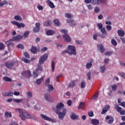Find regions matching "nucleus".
<instances>
[{
    "instance_id": "nucleus-1",
    "label": "nucleus",
    "mask_w": 125,
    "mask_h": 125,
    "mask_svg": "<svg viewBox=\"0 0 125 125\" xmlns=\"http://www.w3.org/2000/svg\"><path fill=\"white\" fill-rule=\"evenodd\" d=\"M64 104L62 102L57 104L56 108L54 106L52 107L53 110L55 111L56 114L58 115L60 120H63L67 114V109L64 108Z\"/></svg>"
},
{
    "instance_id": "nucleus-2",
    "label": "nucleus",
    "mask_w": 125,
    "mask_h": 125,
    "mask_svg": "<svg viewBox=\"0 0 125 125\" xmlns=\"http://www.w3.org/2000/svg\"><path fill=\"white\" fill-rule=\"evenodd\" d=\"M48 57V56L47 54H45L41 57V58L39 59V63L37 65L38 67L36 69V72H38V71H40V72H42L43 69H42V64H43V63H44V62L46 61Z\"/></svg>"
},
{
    "instance_id": "nucleus-3",
    "label": "nucleus",
    "mask_w": 125,
    "mask_h": 125,
    "mask_svg": "<svg viewBox=\"0 0 125 125\" xmlns=\"http://www.w3.org/2000/svg\"><path fill=\"white\" fill-rule=\"evenodd\" d=\"M17 110L19 112L20 117L22 121H25L26 119H31V115L26 112H23L22 109L18 108Z\"/></svg>"
},
{
    "instance_id": "nucleus-4",
    "label": "nucleus",
    "mask_w": 125,
    "mask_h": 125,
    "mask_svg": "<svg viewBox=\"0 0 125 125\" xmlns=\"http://www.w3.org/2000/svg\"><path fill=\"white\" fill-rule=\"evenodd\" d=\"M61 32L62 34H64V35L62 36L64 40H65L68 42H71V37L69 35L67 34L68 31L66 30L62 29L61 30Z\"/></svg>"
},
{
    "instance_id": "nucleus-5",
    "label": "nucleus",
    "mask_w": 125,
    "mask_h": 125,
    "mask_svg": "<svg viewBox=\"0 0 125 125\" xmlns=\"http://www.w3.org/2000/svg\"><path fill=\"white\" fill-rule=\"evenodd\" d=\"M68 54L69 55H76L77 52H76V47L73 45H69L68 46Z\"/></svg>"
},
{
    "instance_id": "nucleus-6",
    "label": "nucleus",
    "mask_w": 125,
    "mask_h": 125,
    "mask_svg": "<svg viewBox=\"0 0 125 125\" xmlns=\"http://www.w3.org/2000/svg\"><path fill=\"white\" fill-rule=\"evenodd\" d=\"M16 63L17 64V62H6L5 65L6 68L10 69L13 68V66H14Z\"/></svg>"
},
{
    "instance_id": "nucleus-7",
    "label": "nucleus",
    "mask_w": 125,
    "mask_h": 125,
    "mask_svg": "<svg viewBox=\"0 0 125 125\" xmlns=\"http://www.w3.org/2000/svg\"><path fill=\"white\" fill-rule=\"evenodd\" d=\"M21 76L23 77V78H31V77H32V74H31L30 71L26 70L22 72Z\"/></svg>"
},
{
    "instance_id": "nucleus-8",
    "label": "nucleus",
    "mask_w": 125,
    "mask_h": 125,
    "mask_svg": "<svg viewBox=\"0 0 125 125\" xmlns=\"http://www.w3.org/2000/svg\"><path fill=\"white\" fill-rule=\"evenodd\" d=\"M22 39H23V36L17 35L16 36L12 37L11 39L9 40V41L18 42V41H20V40H22Z\"/></svg>"
},
{
    "instance_id": "nucleus-9",
    "label": "nucleus",
    "mask_w": 125,
    "mask_h": 125,
    "mask_svg": "<svg viewBox=\"0 0 125 125\" xmlns=\"http://www.w3.org/2000/svg\"><path fill=\"white\" fill-rule=\"evenodd\" d=\"M66 22L67 23H68L70 26H71L72 27H74V26H76V25H77V23L73 19H69L66 20Z\"/></svg>"
},
{
    "instance_id": "nucleus-10",
    "label": "nucleus",
    "mask_w": 125,
    "mask_h": 125,
    "mask_svg": "<svg viewBox=\"0 0 125 125\" xmlns=\"http://www.w3.org/2000/svg\"><path fill=\"white\" fill-rule=\"evenodd\" d=\"M41 23L40 22H36L35 24V27L33 29L34 33H38L40 32V26Z\"/></svg>"
},
{
    "instance_id": "nucleus-11",
    "label": "nucleus",
    "mask_w": 125,
    "mask_h": 125,
    "mask_svg": "<svg viewBox=\"0 0 125 125\" xmlns=\"http://www.w3.org/2000/svg\"><path fill=\"white\" fill-rule=\"evenodd\" d=\"M44 98L46 101H48V102H53V100L50 97L49 94H45L44 95Z\"/></svg>"
},
{
    "instance_id": "nucleus-12",
    "label": "nucleus",
    "mask_w": 125,
    "mask_h": 125,
    "mask_svg": "<svg viewBox=\"0 0 125 125\" xmlns=\"http://www.w3.org/2000/svg\"><path fill=\"white\" fill-rule=\"evenodd\" d=\"M97 49L98 50H100L101 51V53H104V52H105V48H104V47L102 44H98Z\"/></svg>"
},
{
    "instance_id": "nucleus-13",
    "label": "nucleus",
    "mask_w": 125,
    "mask_h": 125,
    "mask_svg": "<svg viewBox=\"0 0 125 125\" xmlns=\"http://www.w3.org/2000/svg\"><path fill=\"white\" fill-rule=\"evenodd\" d=\"M2 96H4V97H6V96H13V92L11 91L4 92L2 93Z\"/></svg>"
},
{
    "instance_id": "nucleus-14",
    "label": "nucleus",
    "mask_w": 125,
    "mask_h": 125,
    "mask_svg": "<svg viewBox=\"0 0 125 125\" xmlns=\"http://www.w3.org/2000/svg\"><path fill=\"white\" fill-rule=\"evenodd\" d=\"M110 109V105H106L103 108L102 111L101 112L102 115H104V114H105L109 111Z\"/></svg>"
},
{
    "instance_id": "nucleus-15",
    "label": "nucleus",
    "mask_w": 125,
    "mask_h": 125,
    "mask_svg": "<svg viewBox=\"0 0 125 125\" xmlns=\"http://www.w3.org/2000/svg\"><path fill=\"white\" fill-rule=\"evenodd\" d=\"M41 116L42 118H43V119L45 120V121H48L49 122H52V123L54 122V120L52 119L51 118L46 116L45 115L42 114Z\"/></svg>"
},
{
    "instance_id": "nucleus-16",
    "label": "nucleus",
    "mask_w": 125,
    "mask_h": 125,
    "mask_svg": "<svg viewBox=\"0 0 125 125\" xmlns=\"http://www.w3.org/2000/svg\"><path fill=\"white\" fill-rule=\"evenodd\" d=\"M105 120H109L108 121V124L109 125H112V123L114 122V117L109 116L108 115L106 116L105 117Z\"/></svg>"
},
{
    "instance_id": "nucleus-17",
    "label": "nucleus",
    "mask_w": 125,
    "mask_h": 125,
    "mask_svg": "<svg viewBox=\"0 0 125 125\" xmlns=\"http://www.w3.org/2000/svg\"><path fill=\"white\" fill-rule=\"evenodd\" d=\"M85 104L84 102H81L79 104V105L78 106V110H82L83 109H85Z\"/></svg>"
},
{
    "instance_id": "nucleus-18",
    "label": "nucleus",
    "mask_w": 125,
    "mask_h": 125,
    "mask_svg": "<svg viewBox=\"0 0 125 125\" xmlns=\"http://www.w3.org/2000/svg\"><path fill=\"white\" fill-rule=\"evenodd\" d=\"M117 33L120 37H124L125 36V31L123 29L118 30Z\"/></svg>"
},
{
    "instance_id": "nucleus-19",
    "label": "nucleus",
    "mask_w": 125,
    "mask_h": 125,
    "mask_svg": "<svg viewBox=\"0 0 125 125\" xmlns=\"http://www.w3.org/2000/svg\"><path fill=\"white\" fill-rule=\"evenodd\" d=\"M48 4L50 8H55V5L52 1H51L50 0H47Z\"/></svg>"
},
{
    "instance_id": "nucleus-20",
    "label": "nucleus",
    "mask_w": 125,
    "mask_h": 125,
    "mask_svg": "<svg viewBox=\"0 0 125 125\" xmlns=\"http://www.w3.org/2000/svg\"><path fill=\"white\" fill-rule=\"evenodd\" d=\"M54 34H55V31L53 30H48L46 31V35L47 36H53Z\"/></svg>"
},
{
    "instance_id": "nucleus-21",
    "label": "nucleus",
    "mask_w": 125,
    "mask_h": 125,
    "mask_svg": "<svg viewBox=\"0 0 125 125\" xmlns=\"http://www.w3.org/2000/svg\"><path fill=\"white\" fill-rule=\"evenodd\" d=\"M91 123L94 125H99V120L97 119H92L91 120Z\"/></svg>"
},
{
    "instance_id": "nucleus-22",
    "label": "nucleus",
    "mask_w": 125,
    "mask_h": 125,
    "mask_svg": "<svg viewBox=\"0 0 125 125\" xmlns=\"http://www.w3.org/2000/svg\"><path fill=\"white\" fill-rule=\"evenodd\" d=\"M76 85V83L75 80L72 81L69 84L68 86L69 87H74Z\"/></svg>"
},
{
    "instance_id": "nucleus-23",
    "label": "nucleus",
    "mask_w": 125,
    "mask_h": 125,
    "mask_svg": "<svg viewBox=\"0 0 125 125\" xmlns=\"http://www.w3.org/2000/svg\"><path fill=\"white\" fill-rule=\"evenodd\" d=\"M72 120H78L79 116L77 115L76 113H72L70 116Z\"/></svg>"
},
{
    "instance_id": "nucleus-24",
    "label": "nucleus",
    "mask_w": 125,
    "mask_h": 125,
    "mask_svg": "<svg viewBox=\"0 0 125 125\" xmlns=\"http://www.w3.org/2000/svg\"><path fill=\"white\" fill-rule=\"evenodd\" d=\"M4 116L5 118H11L12 117V114L11 113V112L6 111L4 113Z\"/></svg>"
},
{
    "instance_id": "nucleus-25",
    "label": "nucleus",
    "mask_w": 125,
    "mask_h": 125,
    "mask_svg": "<svg viewBox=\"0 0 125 125\" xmlns=\"http://www.w3.org/2000/svg\"><path fill=\"white\" fill-rule=\"evenodd\" d=\"M53 22L55 26H56L57 27H59V26H60V21H59V20L55 19V20H54Z\"/></svg>"
},
{
    "instance_id": "nucleus-26",
    "label": "nucleus",
    "mask_w": 125,
    "mask_h": 125,
    "mask_svg": "<svg viewBox=\"0 0 125 125\" xmlns=\"http://www.w3.org/2000/svg\"><path fill=\"white\" fill-rule=\"evenodd\" d=\"M31 52L32 53H34V54H36V53H37V51L36 50H37V47H35L34 46H32L31 49Z\"/></svg>"
},
{
    "instance_id": "nucleus-27",
    "label": "nucleus",
    "mask_w": 125,
    "mask_h": 125,
    "mask_svg": "<svg viewBox=\"0 0 125 125\" xmlns=\"http://www.w3.org/2000/svg\"><path fill=\"white\" fill-rule=\"evenodd\" d=\"M49 83H50V79L48 78L46 80L44 83L45 86H48L49 85H50Z\"/></svg>"
},
{
    "instance_id": "nucleus-28",
    "label": "nucleus",
    "mask_w": 125,
    "mask_h": 125,
    "mask_svg": "<svg viewBox=\"0 0 125 125\" xmlns=\"http://www.w3.org/2000/svg\"><path fill=\"white\" fill-rule=\"evenodd\" d=\"M105 70H106V67L105 65H103L100 67V71L101 73H104V72H105Z\"/></svg>"
},
{
    "instance_id": "nucleus-29",
    "label": "nucleus",
    "mask_w": 125,
    "mask_h": 125,
    "mask_svg": "<svg viewBox=\"0 0 125 125\" xmlns=\"http://www.w3.org/2000/svg\"><path fill=\"white\" fill-rule=\"evenodd\" d=\"M115 107L116 111L117 112H120V113H121V111H122V107H120V106H119V105L118 104L115 105Z\"/></svg>"
},
{
    "instance_id": "nucleus-30",
    "label": "nucleus",
    "mask_w": 125,
    "mask_h": 125,
    "mask_svg": "<svg viewBox=\"0 0 125 125\" xmlns=\"http://www.w3.org/2000/svg\"><path fill=\"white\" fill-rule=\"evenodd\" d=\"M8 2L7 1L4 0L2 2L0 3V7H2L3 5H5V4H8Z\"/></svg>"
},
{
    "instance_id": "nucleus-31",
    "label": "nucleus",
    "mask_w": 125,
    "mask_h": 125,
    "mask_svg": "<svg viewBox=\"0 0 125 125\" xmlns=\"http://www.w3.org/2000/svg\"><path fill=\"white\" fill-rule=\"evenodd\" d=\"M8 2L7 1L4 0L2 2L0 3V7H2L3 5H5V4H8Z\"/></svg>"
},
{
    "instance_id": "nucleus-32",
    "label": "nucleus",
    "mask_w": 125,
    "mask_h": 125,
    "mask_svg": "<svg viewBox=\"0 0 125 125\" xmlns=\"http://www.w3.org/2000/svg\"><path fill=\"white\" fill-rule=\"evenodd\" d=\"M17 26L18 28H21V27L24 28V27H25V24H24V23H23L18 22Z\"/></svg>"
},
{
    "instance_id": "nucleus-33",
    "label": "nucleus",
    "mask_w": 125,
    "mask_h": 125,
    "mask_svg": "<svg viewBox=\"0 0 125 125\" xmlns=\"http://www.w3.org/2000/svg\"><path fill=\"white\" fill-rule=\"evenodd\" d=\"M65 17L66 18H73L74 16L70 13H65Z\"/></svg>"
},
{
    "instance_id": "nucleus-34",
    "label": "nucleus",
    "mask_w": 125,
    "mask_h": 125,
    "mask_svg": "<svg viewBox=\"0 0 125 125\" xmlns=\"http://www.w3.org/2000/svg\"><path fill=\"white\" fill-rule=\"evenodd\" d=\"M15 20H17L18 21H22V18L20 16H16L14 17Z\"/></svg>"
},
{
    "instance_id": "nucleus-35",
    "label": "nucleus",
    "mask_w": 125,
    "mask_h": 125,
    "mask_svg": "<svg viewBox=\"0 0 125 125\" xmlns=\"http://www.w3.org/2000/svg\"><path fill=\"white\" fill-rule=\"evenodd\" d=\"M43 80V78H42L37 80L36 83H37V84H41L42 83V82Z\"/></svg>"
},
{
    "instance_id": "nucleus-36",
    "label": "nucleus",
    "mask_w": 125,
    "mask_h": 125,
    "mask_svg": "<svg viewBox=\"0 0 125 125\" xmlns=\"http://www.w3.org/2000/svg\"><path fill=\"white\" fill-rule=\"evenodd\" d=\"M101 32L104 34V35H107V31H106V29H105V27H103L101 29Z\"/></svg>"
},
{
    "instance_id": "nucleus-37",
    "label": "nucleus",
    "mask_w": 125,
    "mask_h": 125,
    "mask_svg": "<svg viewBox=\"0 0 125 125\" xmlns=\"http://www.w3.org/2000/svg\"><path fill=\"white\" fill-rule=\"evenodd\" d=\"M47 86L49 88L48 91H53V90H54V88L53 87V86H52V85H51V84H50Z\"/></svg>"
},
{
    "instance_id": "nucleus-38",
    "label": "nucleus",
    "mask_w": 125,
    "mask_h": 125,
    "mask_svg": "<svg viewBox=\"0 0 125 125\" xmlns=\"http://www.w3.org/2000/svg\"><path fill=\"white\" fill-rule=\"evenodd\" d=\"M3 80L4 81H5V82H12V80H11V79H10V78H8L7 77H3Z\"/></svg>"
},
{
    "instance_id": "nucleus-39",
    "label": "nucleus",
    "mask_w": 125,
    "mask_h": 125,
    "mask_svg": "<svg viewBox=\"0 0 125 125\" xmlns=\"http://www.w3.org/2000/svg\"><path fill=\"white\" fill-rule=\"evenodd\" d=\"M45 25L46 27H50L51 25L50 24V21L48 20L47 21L45 22V24H44V26Z\"/></svg>"
},
{
    "instance_id": "nucleus-40",
    "label": "nucleus",
    "mask_w": 125,
    "mask_h": 125,
    "mask_svg": "<svg viewBox=\"0 0 125 125\" xmlns=\"http://www.w3.org/2000/svg\"><path fill=\"white\" fill-rule=\"evenodd\" d=\"M91 66H92V63H91V62H87L86 64V69H90Z\"/></svg>"
},
{
    "instance_id": "nucleus-41",
    "label": "nucleus",
    "mask_w": 125,
    "mask_h": 125,
    "mask_svg": "<svg viewBox=\"0 0 125 125\" xmlns=\"http://www.w3.org/2000/svg\"><path fill=\"white\" fill-rule=\"evenodd\" d=\"M111 43L114 46H117V44H118V43H117V42H116L115 39H112L111 40Z\"/></svg>"
},
{
    "instance_id": "nucleus-42",
    "label": "nucleus",
    "mask_w": 125,
    "mask_h": 125,
    "mask_svg": "<svg viewBox=\"0 0 125 125\" xmlns=\"http://www.w3.org/2000/svg\"><path fill=\"white\" fill-rule=\"evenodd\" d=\"M38 74H39V72H38V71H36L35 70L33 72V77L34 78H37L38 76Z\"/></svg>"
},
{
    "instance_id": "nucleus-43",
    "label": "nucleus",
    "mask_w": 125,
    "mask_h": 125,
    "mask_svg": "<svg viewBox=\"0 0 125 125\" xmlns=\"http://www.w3.org/2000/svg\"><path fill=\"white\" fill-rule=\"evenodd\" d=\"M7 46L8 47H10V46H12V47H13V46H14V44L12 43V42H8L7 44Z\"/></svg>"
},
{
    "instance_id": "nucleus-44",
    "label": "nucleus",
    "mask_w": 125,
    "mask_h": 125,
    "mask_svg": "<svg viewBox=\"0 0 125 125\" xmlns=\"http://www.w3.org/2000/svg\"><path fill=\"white\" fill-rule=\"evenodd\" d=\"M51 67H52V69H51L52 72H54V70L55 69V66L54 65V61L52 62Z\"/></svg>"
},
{
    "instance_id": "nucleus-45",
    "label": "nucleus",
    "mask_w": 125,
    "mask_h": 125,
    "mask_svg": "<svg viewBox=\"0 0 125 125\" xmlns=\"http://www.w3.org/2000/svg\"><path fill=\"white\" fill-rule=\"evenodd\" d=\"M23 55L25 56V57H26V58H28V59H29L30 55H29V54H28V52H24Z\"/></svg>"
},
{
    "instance_id": "nucleus-46",
    "label": "nucleus",
    "mask_w": 125,
    "mask_h": 125,
    "mask_svg": "<svg viewBox=\"0 0 125 125\" xmlns=\"http://www.w3.org/2000/svg\"><path fill=\"white\" fill-rule=\"evenodd\" d=\"M17 47L18 48H21V49H24V45L22 44H19L18 45H17Z\"/></svg>"
},
{
    "instance_id": "nucleus-47",
    "label": "nucleus",
    "mask_w": 125,
    "mask_h": 125,
    "mask_svg": "<svg viewBox=\"0 0 125 125\" xmlns=\"http://www.w3.org/2000/svg\"><path fill=\"white\" fill-rule=\"evenodd\" d=\"M97 26L100 30H101V29H102L103 28V24H102V23H97Z\"/></svg>"
},
{
    "instance_id": "nucleus-48",
    "label": "nucleus",
    "mask_w": 125,
    "mask_h": 125,
    "mask_svg": "<svg viewBox=\"0 0 125 125\" xmlns=\"http://www.w3.org/2000/svg\"><path fill=\"white\" fill-rule=\"evenodd\" d=\"M87 77L88 78V80H89L90 81V80H91V72H88L87 73Z\"/></svg>"
},
{
    "instance_id": "nucleus-49",
    "label": "nucleus",
    "mask_w": 125,
    "mask_h": 125,
    "mask_svg": "<svg viewBox=\"0 0 125 125\" xmlns=\"http://www.w3.org/2000/svg\"><path fill=\"white\" fill-rule=\"evenodd\" d=\"M99 11H100V8H99V7H96L94 9V12L96 13H98Z\"/></svg>"
},
{
    "instance_id": "nucleus-50",
    "label": "nucleus",
    "mask_w": 125,
    "mask_h": 125,
    "mask_svg": "<svg viewBox=\"0 0 125 125\" xmlns=\"http://www.w3.org/2000/svg\"><path fill=\"white\" fill-rule=\"evenodd\" d=\"M117 85L116 84L111 86V88L113 91H116V90H117Z\"/></svg>"
},
{
    "instance_id": "nucleus-51",
    "label": "nucleus",
    "mask_w": 125,
    "mask_h": 125,
    "mask_svg": "<svg viewBox=\"0 0 125 125\" xmlns=\"http://www.w3.org/2000/svg\"><path fill=\"white\" fill-rule=\"evenodd\" d=\"M93 4H98L99 3V0H92Z\"/></svg>"
},
{
    "instance_id": "nucleus-52",
    "label": "nucleus",
    "mask_w": 125,
    "mask_h": 125,
    "mask_svg": "<svg viewBox=\"0 0 125 125\" xmlns=\"http://www.w3.org/2000/svg\"><path fill=\"white\" fill-rule=\"evenodd\" d=\"M22 61H23V62H24L25 63H30V61L25 58L22 59Z\"/></svg>"
},
{
    "instance_id": "nucleus-53",
    "label": "nucleus",
    "mask_w": 125,
    "mask_h": 125,
    "mask_svg": "<svg viewBox=\"0 0 125 125\" xmlns=\"http://www.w3.org/2000/svg\"><path fill=\"white\" fill-rule=\"evenodd\" d=\"M87 7L89 10H92L93 9V7H92V5L91 4H88L87 5Z\"/></svg>"
},
{
    "instance_id": "nucleus-54",
    "label": "nucleus",
    "mask_w": 125,
    "mask_h": 125,
    "mask_svg": "<svg viewBox=\"0 0 125 125\" xmlns=\"http://www.w3.org/2000/svg\"><path fill=\"white\" fill-rule=\"evenodd\" d=\"M107 31H111L112 30V26L111 25H106Z\"/></svg>"
},
{
    "instance_id": "nucleus-55",
    "label": "nucleus",
    "mask_w": 125,
    "mask_h": 125,
    "mask_svg": "<svg viewBox=\"0 0 125 125\" xmlns=\"http://www.w3.org/2000/svg\"><path fill=\"white\" fill-rule=\"evenodd\" d=\"M14 102H16V103H20V102H22V99H15L14 100Z\"/></svg>"
},
{
    "instance_id": "nucleus-56",
    "label": "nucleus",
    "mask_w": 125,
    "mask_h": 125,
    "mask_svg": "<svg viewBox=\"0 0 125 125\" xmlns=\"http://www.w3.org/2000/svg\"><path fill=\"white\" fill-rule=\"evenodd\" d=\"M88 115L89 116V117H93L94 114H93V111H90L89 112H88Z\"/></svg>"
},
{
    "instance_id": "nucleus-57",
    "label": "nucleus",
    "mask_w": 125,
    "mask_h": 125,
    "mask_svg": "<svg viewBox=\"0 0 125 125\" xmlns=\"http://www.w3.org/2000/svg\"><path fill=\"white\" fill-rule=\"evenodd\" d=\"M4 48V44L2 43H0V50L3 49Z\"/></svg>"
},
{
    "instance_id": "nucleus-58",
    "label": "nucleus",
    "mask_w": 125,
    "mask_h": 125,
    "mask_svg": "<svg viewBox=\"0 0 125 125\" xmlns=\"http://www.w3.org/2000/svg\"><path fill=\"white\" fill-rule=\"evenodd\" d=\"M29 36V31H25L23 34V36L25 38H27Z\"/></svg>"
},
{
    "instance_id": "nucleus-59",
    "label": "nucleus",
    "mask_w": 125,
    "mask_h": 125,
    "mask_svg": "<svg viewBox=\"0 0 125 125\" xmlns=\"http://www.w3.org/2000/svg\"><path fill=\"white\" fill-rule=\"evenodd\" d=\"M26 94L29 96V97H33V94L32 93V92H27L26 93Z\"/></svg>"
},
{
    "instance_id": "nucleus-60",
    "label": "nucleus",
    "mask_w": 125,
    "mask_h": 125,
    "mask_svg": "<svg viewBox=\"0 0 125 125\" xmlns=\"http://www.w3.org/2000/svg\"><path fill=\"white\" fill-rule=\"evenodd\" d=\"M67 104L68 106H71L72 105V100H69L67 102Z\"/></svg>"
},
{
    "instance_id": "nucleus-61",
    "label": "nucleus",
    "mask_w": 125,
    "mask_h": 125,
    "mask_svg": "<svg viewBox=\"0 0 125 125\" xmlns=\"http://www.w3.org/2000/svg\"><path fill=\"white\" fill-rule=\"evenodd\" d=\"M85 86V83L84 82H82L81 83V88H83V87H84Z\"/></svg>"
},
{
    "instance_id": "nucleus-62",
    "label": "nucleus",
    "mask_w": 125,
    "mask_h": 125,
    "mask_svg": "<svg viewBox=\"0 0 125 125\" xmlns=\"http://www.w3.org/2000/svg\"><path fill=\"white\" fill-rule=\"evenodd\" d=\"M120 40H121L123 43L125 44V37H121Z\"/></svg>"
},
{
    "instance_id": "nucleus-63",
    "label": "nucleus",
    "mask_w": 125,
    "mask_h": 125,
    "mask_svg": "<svg viewBox=\"0 0 125 125\" xmlns=\"http://www.w3.org/2000/svg\"><path fill=\"white\" fill-rule=\"evenodd\" d=\"M76 43L77 44H83V42L78 40L76 41Z\"/></svg>"
},
{
    "instance_id": "nucleus-64",
    "label": "nucleus",
    "mask_w": 125,
    "mask_h": 125,
    "mask_svg": "<svg viewBox=\"0 0 125 125\" xmlns=\"http://www.w3.org/2000/svg\"><path fill=\"white\" fill-rule=\"evenodd\" d=\"M98 97V93H97V94L94 95L92 97V99H96V98H97Z\"/></svg>"
}]
</instances>
